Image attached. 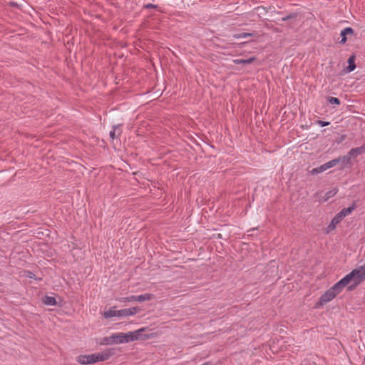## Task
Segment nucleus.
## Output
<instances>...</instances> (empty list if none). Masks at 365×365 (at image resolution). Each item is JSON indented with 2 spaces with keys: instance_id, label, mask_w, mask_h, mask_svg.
Wrapping results in <instances>:
<instances>
[{
  "instance_id": "nucleus-19",
  "label": "nucleus",
  "mask_w": 365,
  "mask_h": 365,
  "mask_svg": "<svg viewBox=\"0 0 365 365\" xmlns=\"http://www.w3.org/2000/svg\"><path fill=\"white\" fill-rule=\"evenodd\" d=\"M113 338L114 337H113L112 335L110 336L104 337L102 339L101 344H113V341H114Z\"/></svg>"
},
{
  "instance_id": "nucleus-23",
  "label": "nucleus",
  "mask_w": 365,
  "mask_h": 365,
  "mask_svg": "<svg viewBox=\"0 0 365 365\" xmlns=\"http://www.w3.org/2000/svg\"><path fill=\"white\" fill-rule=\"evenodd\" d=\"M234 62L237 64L238 63H251V58H249L247 59L243 60V59H236L234 60Z\"/></svg>"
},
{
  "instance_id": "nucleus-7",
  "label": "nucleus",
  "mask_w": 365,
  "mask_h": 365,
  "mask_svg": "<svg viewBox=\"0 0 365 365\" xmlns=\"http://www.w3.org/2000/svg\"><path fill=\"white\" fill-rule=\"evenodd\" d=\"M356 208L355 203L354 202L351 206L346 208L342 209L334 217L336 221H339L340 222L342 220L348 215L351 214L352 211Z\"/></svg>"
},
{
  "instance_id": "nucleus-12",
  "label": "nucleus",
  "mask_w": 365,
  "mask_h": 365,
  "mask_svg": "<svg viewBox=\"0 0 365 365\" xmlns=\"http://www.w3.org/2000/svg\"><path fill=\"white\" fill-rule=\"evenodd\" d=\"M355 56L352 55L348 59V66L346 68V71L347 72H351L356 68V64H355Z\"/></svg>"
},
{
  "instance_id": "nucleus-29",
  "label": "nucleus",
  "mask_w": 365,
  "mask_h": 365,
  "mask_svg": "<svg viewBox=\"0 0 365 365\" xmlns=\"http://www.w3.org/2000/svg\"><path fill=\"white\" fill-rule=\"evenodd\" d=\"M252 62H254V61H255V58L254 57H252Z\"/></svg>"
},
{
  "instance_id": "nucleus-27",
  "label": "nucleus",
  "mask_w": 365,
  "mask_h": 365,
  "mask_svg": "<svg viewBox=\"0 0 365 365\" xmlns=\"http://www.w3.org/2000/svg\"><path fill=\"white\" fill-rule=\"evenodd\" d=\"M33 275H34L31 272H28V274L26 275L29 278H33Z\"/></svg>"
},
{
  "instance_id": "nucleus-21",
  "label": "nucleus",
  "mask_w": 365,
  "mask_h": 365,
  "mask_svg": "<svg viewBox=\"0 0 365 365\" xmlns=\"http://www.w3.org/2000/svg\"><path fill=\"white\" fill-rule=\"evenodd\" d=\"M328 101L331 104H336L339 105L340 104V100L338 98L336 97H329Z\"/></svg>"
},
{
  "instance_id": "nucleus-13",
  "label": "nucleus",
  "mask_w": 365,
  "mask_h": 365,
  "mask_svg": "<svg viewBox=\"0 0 365 365\" xmlns=\"http://www.w3.org/2000/svg\"><path fill=\"white\" fill-rule=\"evenodd\" d=\"M115 308H116V307L114 306L112 308H110L109 310L103 313V317L106 319L111 318V317H118V315H117L118 310H115Z\"/></svg>"
},
{
  "instance_id": "nucleus-24",
  "label": "nucleus",
  "mask_w": 365,
  "mask_h": 365,
  "mask_svg": "<svg viewBox=\"0 0 365 365\" xmlns=\"http://www.w3.org/2000/svg\"><path fill=\"white\" fill-rule=\"evenodd\" d=\"M339 221H336L335 217H334L329 225V228H330L331 230L335 229L336 225L339 224Z\"/></svg>"
},
{
  "instance_id": "nucleus-15",
  "label": "nucleus",
  "mask_w": 365,
  "mask_h": 365,
  "mask_svg": "<svg viewBox=\"0 0 365 365\" xmlns=\"http://www.w3.org/2000/svg\"><path fill=\"white\" fill-rule=\"evenodd\" d=\"M340 163V159H334V160H331L326 163H324V167L326 168L327 170H328L329 168H331L335 165H336L337 164H339Z\"/></svg>"
},
{
  "instance_id": "nucleus-2",
  "label": "nucleus",
  "mask_w": 365,
  "mask_h": 365,
  "mask_svg": "<svg viewBox=\"0 0 365 365\" xmlns=\"http://www.w3.org/2000/svg\"><path fill=\"white\" fill-rule=\"evenodd\" d=\"M113 354V349H108L102 353H95L88 355H79L77 356L76 361L81 364H90L99 361H106Z\"/></svg>"
},
{
  "instance_id": "nucleus-18",
  "label": "nucleus",
  "mask_w": 365,
  "mask_h": 365,
  "mask_svg": "<svg viewBox=\"0 0 365 365\" xmlns=\"http://www.w3.org/2000/svg\"><path fill=\"white\" fill-rule=\"evenodd\" d=\"M351 157L349 155H344L342 157H339L337 159H340V162L343 163L344 165H346L351 164Z\"/></svg>"
},
{
  "instance_id": "nucleus-11",
  "label": "nucleus",
  "mask_w": 365,
  "mask_h": 365,
  "mask_svg": "<svg viewBox=\"0 0 365 365\" xmlns=\"http://www.w3.org/2000/svg\"><path fill=\"white\" fill-rule=\"evenodd\" d=\"M120 125H115L113 127V130L110 132V137L112 138V139H115V138H118L121 133H122V130L120 129Z\"/></svg>"
},
{
  "instance_id": "nucleus-25",
  "label": "nucleus",
  "mask_w": 365,
  "mask_h": 365,
  "mask_svg": "<svg viewBox=\"0 0 365 365\" xmlns=\"http://www.w3.org/2000/svg\"><path fill=\"white\" fill-rule=\"evenodd\" d=\"M158 5L153 4H147L143 6V9H157Z\"/></svg>"
},
{
  "instance_id": "nucleus-14",
  "label": "nucleus",
  "mask_w": 365,
  "mask_h": 365,
  "mask_svg": "<svg viewBox=\"0 0 365 365\" xmlns=\"http://www.w3.org/2000/svg\"><path fill=\"white\" fill-rule=\"evenodd\" d=\"M43 302L46 305H51V306H53V305H56V300L55 297H53L46 296L43 298Z\"/></svg>"
},
{
  "instance_id": "nucleus-5",
  "label": "nucleus",
  "mask_w": 365,
  "mask_h": 365,
  "mask_svg": "<svg viewBox=\"0 0 365 365\" xmlns=\"http://www.w3.org/2000/svg\"><path fill=\"white\" fill-rule=\"evenodd\" d=\"M154 297V295L152 294H144L138 296L131 295L126 297H123L120 300L123 302H144L151 300Z\"/></svg>"
},
{
  "instance_id": "nucleus-6",
  "label": "nucleus",
  "mask_w": 365,
  "mask_h": 365,
  "mask_svg": "<svg viewBox=\"0 0 365 365\" xmlns=\"http://www.w3.org/2000/svg\"><path fill=\"white\" fill-rule=\"evenodd\" d=\"M140 311V309L138 307H134L128 309H123L118 310L117 315L118 317H126L128 316L135 315Z\"/></svg>"
},
{
  "instance_id": "nucleus-1",
  "label": "nucleus",
  "mask_w": 365,
  "mask_h": 365,
  "mask_svg": "<svg viewBox=\"0 0 365 365\" xmlns=\"http://www.w3.org/2000/svg\"><path fill=\"white\" fill-rule=\"evenodd\" d=\"M365 280V265H362L353 269L340 281L344 287L347 286L348 291H352Z\"/></svg>"
},
{
  "instance_id": "nucleus-22",
  "label": "nucleus",
  "mask_w": 365,
  "mask_h": 365,
  "mask_svg": "<svg viewBox=\"0 0 365 365\" xmlns=\"http://www.w3.org/2000/svg\"><path fill=\"white\" fill-rule=\"evenodd\" d=\"M251 36V33H240V34H236L233 36V37L235 38H244V37H247V36Z\"/></svg>"
},
{
  "instance_id": "nucleus-8",
  "label": "nucleus",
  "mask_w": 365,
  "mask_h": 365,
  "mask_svg": "<svg viewBox=\"0 0 365 365\" xmlns=\"http://www.w3.org/2000/svg\"><path fill=\"white\" fill-rule=\"evenodd\" d=\"M365 153V143L360 147L351 149L348 155L351 158H356L359 155Z\"/></svg>"
},
{
  "instance_id": "nucleus-4",
  "label": "nucleus",
  "mask_w": 365,
  "mask_h": 365,
  "mask_svg": "<svg viewBox=\"0 0 365 365\" xmlns=\"http://www.w3.org/2000/svg\"><path fill=\"white\" fill-rule=\"evenodd\" d=\"M112 336L114 337L113 344L128 343L138 339V334H133L132 332L115 333L113 334Z\"/></svg>"
},
{
  "instance_id": "nucleus-28",
  "label": "nucleus",
  "mask_w": 365,
  "mask_h": 365,
  "mask_svg": "<svg viewBox=\"0 0 365 365\" xmlns=\"http://www.w3.org/2000/svg\"><path fill=\"white\" fill-rule=\"evenodd\" d=\"M138 331H136L135 333H134L135 334H138V336H139V334H138Z\"/></svg>"
},
{
  "instance_id": "nucleus-9",
  "label": "nucleus",
  "mask_w": 365,
  "mask_h": 365,
  "mask_svg": "<svg viewBox=\"0 0 365 365\" xmlns=\"http://www.w3.org/2000/svg\"><path fill=\"white\" fill-rule=\"evenodd\" d=\"M267 13L266 9L263 6H257L252 9V17L257 16L259 19L264 18Z\"/></svg>"
},
{
  "instance_id": "nucleus-17",
  "label": "nucleus",
  "mask_w": 365,
  "mask_h": 365,
  "mask_svg": "<svg viewBox=\"0 0 365 365\" xmlns=\"http://www.w3.org/2000/svg\"><path fill=\"white\" fill-rule=\"evenodd\" d=\"M325 170H327V169L324 167V165L323 164L318 168L312 169L310 173L312 175H317V174L321 173Z\"/></svg>"
},
{
  "instance_id": "nucleus-26",
  "label": "nucleus",
  "mask_w": 365,
  "mask_h": 365,
  "mask_svg": "<svg viewBox=\"0 0 365 365\" xmlns=\"http://www.w3.org/2000/svg\"><path fill=\"white\" fill-rule=\"evenodd\" d=\"M317 123L322 127H324V126L329 125L330 124L329 122H328V121H323V120H318Z\"/></svg>"
},
{
  "instance_id": "nucleus-20",
  "label": "nucleus",
  "mask_w": 365,
  "mask_h": 365,
  "mask_svg": "<svg viewBox=\"0 0 365 365\" xmlns=\"http://www.w3.org/2000/svg\"><path fill=\"white\" fill-rule=\"evenodd\" d=\"M297 16H298V14L297 13H291V14H289L282 17V20L283 21H288L289 19H296Z\"/></svg>"
},
{
  "instance_id": "nucleus-16",
  "label": "nucleus",
  "mask_w": 365,
  "mask_h": 365,
  "mask_svg": "<svg viewBox=\"0 0 365 365\" xmlns=\"http://www.w3.org/2000/svg\"><path fill=\"white\" fill-rule=\"evenodd\" d=\"M340 163V159H334V160H331L326 163H324V167L326 168L327 170H328L329 168H331L335 165H336L337 164H339Z\"/></svg>"
},
{
  "instance_id": "nucleus-3",
  "label": "nucleus",
  "mask_w": 365,
  "mask_h": 365,
  "mask_svg": "<svg viewBox=\"0 0 365 365\" xmlns=\"http://www.w3.org/2000/svg\"><path fill=\"white\" fill-rule=\"evenodd\" d=\"M344 288L343 284H341L339 280L330 289H329L324 294L319 298L320 304H324L332 300L336 297Z\"/></svg>"
},
{
  "instance_id": "nucleus-10",
  "label": "nucleus",
  "mask_w": 365,
  "mask_h": 365,
  "mask_svg": "<svg viewBox=\"0 0 365 365\" xmlns=\"http://www.w3.org/2000/svg\"><path fill=\"white\" fill-rule=\"evenodd\" d=\"M354 34V29L351 27H346L341 31V39L339 43L344 44L346 42V35Z\"/></svg>"
}]
</instances>
